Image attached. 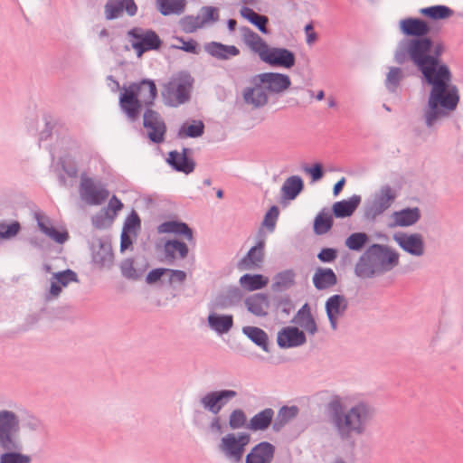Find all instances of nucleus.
<instances>
[{"instance_id": "1", "label": "nucleus", "mask_w": 463, "mask_h": 463, "mask_svg": "<svg viewBox=\"0 0 463 463\" xmlns=\"http://www.w3.org/2000/svg\"><path fill=\"white\" fill-rule=\"evenodd\" d=\"M443 51L441 44H433L428 38H419L401 42L394 55L400 64L411 61L431 86L423 113L429 128L449 117L459 102L458 89L451 83L452 73L439 59Z\"/></svg>"}, {"instance_id": "2", "label": "nucleus", "mask_w": 463, "mask_h": 463, "mask_svg": "<svg viewBox=\"0 0 463 463\" xmlns=\"http://www.w3.org/2000/svg\"><path fill=\"white\" fill-rule=\"evenodd\" d=\"M346 405L347 399L341 396L332 397L328 403L332 421L342 439L364 433L367 423L374 415V409L367 402H359L343 411Z\"/></svg>"}, {"instance_id": "3", "label": "nucleus", "mask_w": 463, "mask_h": 463, "mask_svg": "<svg viewBox=\"0 0 463 463\" xmlns=\"http://www.w3.org/2000/svg\"><path fill=\"white\" fill-rule=\"evenodd\" d=\"M157 96V89L151 80H142L124 86L119 96V105L131 120H136L140 109L151 106Z\"/></svg>"}, {"instance_id": "4", "label": "nucleus", "mask_w": 463, "mask_h": 463, "mask_svg": "<svg viewBox=\"0 0 463 463\" xmlns=\"http://www.w3.org/2000/svg\"><path fill=\"white\" fill-rule=\"evenodd\" d=\"M193 80L186 73L173 75L162 87L161 96L170 107H177L189 99Z\"/></svg>"}, {"instance_id": "5", "label": "nucleus", "mask_w": 463, "mask_h": 463, "mask_svg": "<svg viewBox=\"0 0 463 463\" xmlns=\"http://www.w3.org/2000/svg\"><path fill=\"white\" fill-rule=\"evenodd\" d=\"M19 429V418L14 412L0 411V447L4 450L20 449L21 444L16 435Z\"/></svg>"}, {"instance_id": "6", "label": "nucleus", "mask_w": 463, "mask_h": 463, "mask_svg": "<svg viewBox=\"0 0 463 463\" xmlns=\"http://www.w3.org/2000/svg\"><path fill=\"white\" fill-rule=\"evenodd\" d=\"M366 257L380 273L392 269L399 261V254L395 250L379 244L372 245L366 251Z\"/></svg>"}, {"instance_id": "7", "label": "nucleus", "mask_w": 463, "mask_h": 463, "mask_svg": "<svg viewBox=\"0 0 463 463\" xmlns=\"http://www.w3.org/2000/svg\"><path fill=\"white\" fill-rule=\"evenodd\" d=\"M250 441V436L247 433H229L222 439L219 448L226 458L240 462Z\"/></svg>"}, {"instance_id": "8", "label": "nucleus", "mask_w": 463, "mask_h": 463, "mask_svg": "<svg viewBox=\"0 0 463 463\" xmlns=\"http://www.w3.org/2000/svg\"><path fill=\"white\" fill-rule=\"evenodd\" d=\"M80 194L81 199L88 204L99 205L109 197V193L92 178L82 174L80 176Z\"/></svg>"}, {"instance_id": "9", "label": "nucleus", "mask_w": 463, "mask_h": 463, "mask_svg": "<svg viewBox=\"0 0 463 463\" xmlns=\"http://www.w3.org/2000/svg\"><path fill=\"white\" fill-rule=\"evenodd\" d=\"M143 126L150 141L156 144L164 142L166 126L157 111L147 109L143 115Z\"/></svg>"}, {"instance_id": "10", "label": "nucleus", "mask_w": 463, "mask_h": 463, "mask_svg": "<svg viewBox=\"0 0 463 463\" xmlns=\"http://www.w3.org/2000/svg\"><path fill=\"white\" fill-rule=\"evenodd\" d=\"M133 38L132 47L140 57L145 52L159 48L161 41L153 31L143 32L140 29H133L128 32Z\"/></svg>"}, {"instance_id": "11", "label": "nucleus", "mask_w": 463, "mask_h": 463, "mask_svg": "<svg viewBox=\"0 0 463 463\" xmlns=\"http://www.w3.org/2000/svg\"><path fill=\"white\" fill-rule=\"evenodd\" d=\"M261 61L273 67L290 69L295 65V54L285 48L269 46Z\"/></svg>"}, {"instance_id": "12", "label": "nucleus", "mask_w": 463, "mask_h": 463, "mask_svg": "<svg viewBox=\"0 0 463 463\" xmlns=\"http://www.w3.org/2000/svg\"><path fill=\"white\" fill-rule=\"evenodd\" d=\"M397 197V192L390 185H383L374 194L369 207V213L373 216L383 213L389 209Z\"/></svg>"}, {"instance_id": "13", "label": "nucleus", "mask_w": 463, "mask_h": 463, "mask_svg": "<svg viewBox=\"0 0 463 463\" xmlns=\"http://www.w3.org/2000/svg\"><path fill=\"white\" fill-rule=\"evenodd\" d=\"M255 81L263 85L272 93H280L287 90L290 84V78L286 74L265 72L255 77Z\"/></svg>"}, {"instance_id": "14", "label": "nucleus", "mask_w": 463, "mask_h": 463, "mask_svg": "<svg viewBox=\"0 0 463 463\" xmlns=\"http://www.w3.org/2000/svg\"><path fill=\"white\" fill-rule=\"evenodd\" d=\"M393 240L411 255L419 257L424 253V241L420 233L399 232L393 235Z\"/></svg>"}, {"instance_id": "15", "label": "nucleus", "mask_w": 463, "mask_h": 463, "mask_svg": "<svg viewBox=\"0 0 463 463\" xmlns=\"http://www.w3.org/2000/svg\"><path fill=\"white\" fill-rule=\"evenodd\" d=\"M347 307V300L342 295H334L326 302V311L331 327L335 330L338 319L345 314Z\"/></svg>"}, {"instance_id": "16", "label": "nucleus", "mask_w": 463, "mask_h": 463, "mask_svg": "<svg viewBox=\"0 0 463 463\" xmlns=\"http://www.w3.org/2000/svg\"><path fill=\"white\" fill-rule=\"evenodd\" d=\"M130 16L135 15L137 7L134 0H109L105 5V15L108 20L119 17L123 11Z\"/></svg>"}, {"instance_id": "17", "label": "nucleus", "mask_w": 463, "mask_h": 463, "mask_svg": "<svg viewBox=\"0 0 463 463\" xmlns=\"http://www.w3.org/2000/svg\"><path fill=\"white\" fill-rule=\"evenodd\" d=\"M236 396V392L232 390H224L221 392H213L201 400L203 407L214 414H217L222 407L225 404L226 401Z\"/></svg>"}, {"instance_id": "18", "label": "nucleus", "mask_w": 463, "mask_h": 463, "mask_svg": "<svg viewBox=\"0 0 463 463\" xmlns=\"http://www.w3.org/2000/svg\"><path fill=\"white\" fill-rule=\"evenodd\" d=\"M241 35L245 45L261 60L269 46L265 40L248 27L241 28Z\"/></svg>"}, {"instance_id": "19", "label": "nucleus", "mask_w": 463, "mask_h": 463, "mask_svg": "<svg viewBox=\"0 0 463 463\" xmlns=\"http://www.w3.org/2000/svg\"><path fill=\"white\" fill-rule=\"evenodd\" d=\"M277 341L280 347L288 348L303 345L306 336L298 327L287 326L279 332Z\"/></svg>"}, {"instance_id": "20", "label": "nucleus", "mask_w": 463, "mask_h": 463, "mask_svg": "<svg viewBox=\"0 0 463 463\" xmlns=\"http://www.w3.org/2000/svg\"><path fill=\"white\" fill-rule=\"evenodd\" d=\"M274 447L269 442H260L246 456L245 463H270L274 457Z\"/></svg>"}, {"instance_id": "21", "label": "nucleus", "mask_w": 463, "mask_h": 463, "mask_svg": "<svg viewBox=\"0 0 463 463\" xmlns=\"http://www.w3.org/2000/svg\"><path fill=\"white\" fill-rule=\"evenodd\" d=\"M401 32L407 36L422 37L430 32L429 24L420 19L406 18L400 21Z\"/></svg>"}, {"instance_id": "22", "label": "nucleus", "mask_w": 463, "mask_h": 463, "mask_svg": "<svg viewBox=\"0 0 463 463\" xmlns=\"http://www.w3.org/2000/svg\"><path fill=\"white\" fill-rule=\"evenodd\" d=\"M190 150L184 148L182 152L172 151L169 153L168 162L177 171L184 174H190L194 169V162L189 156Z\"/></svg>"}, {"instance_id": "23", "label": "nucleus", "mask_w": 463, "mask_h": 463, "mask_svg": "<svg viewBox=\"0 0 463 463\" xmlns=\"http://www.w3.org/2000/svg\"><path fill=\"white\" fill-rule=\"evenodd\" d=\"M71 282H78L77 274L71 269L54 273L51 279L50 294L58 297L62 290Z\"/></svg>"}, {"instance_id": "24", "label": "nucleus", "mask_w": 463, "mask_h": 463, "mask_svg": "<svg viewBox=\"0 0 463 463\" xmlns=\"http://www.w3.org/2000/svg\"><path fill=\"white\" fill-rule=\"evenodd\" d=\"M205 52L218 60H228L238 56L240 50L234 45H226L217 42H211L204 45Z\"/></svg>"}, {"instance_id": "25", "label": "nucleus", "mask_w": 463, "mask_h": 463, "mask_svg": "<svg viewBox=\"0 0 463 463\" xmlns=\"http://www.w3.org/2000/svg\"><path fill=\"white\" fill-rule=\"evenodd\" d=\"M247 309L257 317H264L268 315L269 310V301L267 296L262 294H255L245 300Z\"/></svg>"}, {"instance_id": "26", "label": "nucleus", "mask_w": 463, "mask_h": 463, "mask_svg": "<svg viewBox=\"0 0 463 463\" xmlns=\"http://www.w3.org/2000/svg\"><path fill=\"white\" fill-rule=\"evenodd\" d=\"M420 217V210L415 208H407L402 211L394 212L392 214V226L405 227L416 223Z\"/></svg>"}, {"instance_id": "27", "label": "nucleus", "mask_w": 463, "mask_h": 463, "mask_svg": "<svg viewBox=\"0 0 463 463\" xmlns=\"http://www.w3.org/2000/svg\"><path fill=\"white\" fill-rule=\"evenodd\" d=\"M157 231L159 233H173L184 236L189 241H193V231L182 222H165L158 226Z\"/></svg>"}, {"instance_id": "28", "label": "nucleus", "mask_w": 463, "mask_h": 463, "mask_svg": "<svg viewBox=\"0 0 463 463\" xmlns=\"http://www.w3.org/2000/svg\"><path fill=\"white\" fill-rule=\"evenodd\" d=\"M263 248L264 241H261L257 246L251 248L247 256L240 261L239 268L241 269H252L259 267L263 260Z\"/></svg>"}, {"instance_id": "29", "label": "nucleus", "mask_w": 463, "mask_h": 463, "mask_svg": "<svg viewBox=\"0 0 463 463\" xmlns=\"http://www.w3.org/2000/svg\"><path fill=\"white\" fill-rule=\"evenodd\" d=\"M294 322L310 335H314L317 330L316 322L311 315L310 307L307 304H305L298 311L294 317Z\"/></svg>"}, {"instance_id": "30", "label": "nucleus", "mask_w": 463, "mask_h": 463, "mask_svg": "<svg viewBox=\"0 0 463 463\" xmlns=\"http://www.w3.org/2000/svg\"><path fill=\"white\" fill-rule=\"evenodd\" d=\"M336 276L331 269L319 268L313 276L314 286L321 290L336 284Z\"/></svg>"}, {"instance_id": "31", "label": "nucleus", "mask_w": 463, "mask_h": 463, "mask_svg": "<svg viewBox=\"0 0 463 463\" xmlns=\"http://www.w3.org/2000/svg\"><path fill=\"white\" fill-rule=\"evenodd\" d=\"M243 99L247 104L252 105L254 108L262 107L268 102V96L260 85L254 88H246L243 91Z\"/></svg>"}, {"instance_id": "32", "label": "nucleus", "mask_w": 463, "mask_h": 463, "mask_svg": "<svg viewBox=\"0 0 463 463\" xmlns=\"http://www.w3.org/2000/svg\"><path fill=\"white\" fill-rule=\"evenodd\" d=\"M360 196L354 195L349 200L336 202L333 205V213L337 218L351 216L360 203Z\"/></svg>"}, {"instance_id": "33", "label": "nucleus", "mask_w": 463, "mask_h": 463, "mask_svg": "<svg viewBox=\"0 0 463 463\" xmlns=\"http://www.w3.org/2000/svg\"><path fill=\"white\" fill-rule=\"evenodd\" d=\"M38 226L41 231L45 233L48 237L59 243H63L68 239L67 232H60L50 225L49 220L43 215L38 214L36 216Z\"/></svg>"}, {"instance_id": "34", "label": "nucleus", "mask_w": 463, "mask_h": 463, "mask_svg": "<svg viewBox=\"0 0 463 463\" xmlns=\"http://www.w3.org/2000/svg\"><path fill=\"white\" fill-rule=\"evenodd\" d=\"M158 11L163 15L180 14L184 11L186 0H156Z\"/></svg>"}, {"instance_id": "35", "label": "nucleus", "mask_w": 463, "mask_h": 463, "mask_svg": "<svg viewBox=\"0 0 463 463\" xmlns=\"http://www.w3.org/2000/svg\"><path fill=\"white\" fill-rule=\"evenodd\" d=\"M241 15L255 25L262 33H269L267 24L269 19L265 15H260L250 7H242L240 11Z\"/></svg>"}, {"instance_id": "36", "label": "nucleus", "mask_w": 463, "mask_h": 463, "mask_svg": "<svg viewBox=\"0 0 463 463\" xmlns=\"http://www.w3.org/2000/svg\"><path fill=\"white\" fill-rule=\"evenodd\" d=\"M303 185V180L299 176L293 175L288 177L281 188L283 197L288 200L295 199L302 191Z\"/></svg>"}, {"instance_id": "37", "label": "nucleus", "mask_w": 463, "mask_h": 463, "mask_svg": "<svg viewBox=\"0 0 463 463\" xmlns=\"http://www.w3.org/2000/svg\"><path fill=\"white\" fill-rule=\"evenodd\" d=\"M269 279L260 274H245L240 279L241 286L248 291H254L266 287Z\"/></svg>"}, {"instance_id": "38", "label": "nucleus", "mask_w": 463, "mask_h": 463, "mask_svg": "<svg viewBox=\"0 0 463 463\" xmlns=\"http://www.w3.org/2000/svg\"><path fill=\"white\" fill-rule=\"evenodd\" d=\"M274 412L271 409H265L251 418L248 429L251 430H266L271 423Z\"/></svg>"}, {"instance_id": "39", "label": "nucleus", "mask_w": 463, "mask_h": 463, "mask_svg": "<svg viewBox=\"0 0 463 463\" xmlns=\"http://www.w3.org/2000/svg\"><path fill=\"white\" fill-rule=\"evenodd\" d=\"M203 130L204 125L201 120H193L184 123L177 135L180 138L198 137L203 134Z\"/></svg>"}, {"instance_id": "40", "label": "nucleus", "mask_w": 463, "mask_h": 463, "mask_svg": "<svg viewBox=\"0 0 463 463\" xmlns=\"http://www.w3.org/2000/svg\"><path fill=\"white\" fill-rule=\"evenodd\" d=\"M208 323L215 331L219 333H226L232 326V317L211 314L208 317Z\"/></svg>"}, {"instance_id": "41", "label": "nucleus", "mask_w": 463, "mask_h": 463, "mask_svg": "<svg viewBox=\"0 0 463 463\" xmlns=\"http://www.w3.org/2000/svg\"><path fill=\"white\" fill-rule=\"evenodd\" d=\"M242 331L252 342L260 345L263 350H268V335L262 329L255 326H245Z\"/></svg>"}, {"instance_id": "42", "label": "nucleus", "mask_w": 463, "mask_h": 463, "mask_svg": "<svg viewBox=\"0 0 463 463\" xmlns=\"http://www.w3.org/2000/svg\"><path fill=\"white\" fill-rule=\"evenodd\" d=\"M165 252L171 259L184 258L188 253V248L184 242L175 240L168 241L165 244Z\"/></svg>"}, {"instance_id": "43", "label": "nucleus", "mask_w": 463, "mask_h": 463, "mask_svg": "<svg viewBox=\"0 0 463 463\" xmlns=\"http://www.w3.org/2000/svg\"><path fill=\"white\" fill-rule=\"evenodd\" d=\"M333 224L332 216L328 212H321L315 219L314 230L317 234L327 232Z\"/></svg>"}, {"instance_id": "44", "label": "nucleus", "mask_w": 463, "mask_h": 463, "mask_svg": "<svg viewBox=\"0 0 463 463\" xmlns=\"http://www.w3.org/2000/svg\"><path fill=\"white\" fill-rule=\"evenodd\" d=\"M17 449L5 450L0 456V463H31L32 458L27 454L16 451Z\"/></svg>"}, {"instance_id": "45", "label": "nucleus", "mask_w": 463, "mask_h": 463, "mask_svg": "<svg viewBox=\"0 0 463 463\" xmlns=\"http://www.w3.org/2000/svg\"><path fill=\"white\" fill-rule=\"evenodd\" d=\"M173 40L175 42V43H173L172 45L175 49H179L193 54H197L199 52V45L197 42L193 39L185 41L182 37L175 36Z\"/></svg>"}, {"instance_id": "46", "label": "nucleus", "mask_w": 463, "mask_h": 463, "mask_svg": "<svg viewBox=\"0 0 463 463\" xmlns=\"http://www.w3.org/2000/svg\"><path fill=\"white\" fill-rule=\"evenodd\" d=\"M182 30L184 33H194L205 24V21L201 16H185L180 22Z\"/></svg>"}, {"instance_id": "47", "label": "nucleus", "mask_w": 463, "mask_h": 463, "mask_svg": "<svg viewBox=\"0 0 463 463\" xmlns=\"http://www.w3.org/2000/svg\"><path fill=\"white\" fill-rule=\"evenodd\" d=\"M420 13L426 16H429L433 19H444L451 14V10L444 5H437L431 6L428 8H423L420 10Z\"/></svg>"}, {"instance_id": "48", "label": "nucleus", "mask_w": 463, "mask_h": 463, "mask_svg": "<svg viewBox=\"0 0 463 463\" xmlns=\"http://www.w3.org/2000/svg\"><path fill=\"white\" fill-rule=\"evenodd\" d=\"M367 241V235L363 232L351 234L345 241L347 248L353 250H359L363 248Z\"/></svg>"}, {"instance_id": "49", "label": "nucleus", "mask_w": 463, "mask_h": 463, "mask_svg": "<svg viewBox=\"0 0 463 463\" xmlns=\"http://www.w3.org/2000/svg\"><path fill=\"white\" fill-rule=\"evenodd\" d=\"M402 79V70L399 68H391L387 74V77H386V81H385L386 88L391 91H394L396 90V88L398 87Z\"/></svg>"}, {"instance_id": "50", "label": "nucleus", "mask_w": 463, "mask_h": 463, "mask_svg": "<svg viewBox=\"0 0 463 463\" xmlns=\"http://www.w3.org/2000/svg\"><path fill=\"white\" fill-rule=\"evenodd\" d=\"M355 272L360 277H370L374 273H380L374 266L368 260L367 257L362 259L355 267Z\"/></svg>"}, {"instance_id": "51", "label": "nucleus", "mask_w": 463, "mask_h": 463, "mask_svg": "<svg viewBox=\"0 0 463 463\" xmlns=\"http://www.w3.org/2000/svg\"><path fill=\"white\" fill-rule=\"evenodd\" d=\"M294 282V273L290 270H286L281 273H279L275 277V282L273 284V288L275 289H279L281 288H288L292 285Z\"/></svg>"}, {"instance_id": "52", "label": "nucleus", "mask_w": 463, "mask_h": 463, "mask_svg": "<svg viewBox=\"0 0 463 463\" xmlns=\"http://www.w3.org/2000/svg\"><path fill=\"white\" fill-rule=\"evenodd\" d=\"M298 408L295 406L292 407H283L279 411L278 417H277V422L276 425H283L286 422H288L289 420L293 419L298 414Z\"/></svg>"}, {"instance_id": "53", "label": "nucleus", "mask_w": 463, "mask_h": 463, "mask_svg": "<svg viewBox=\"0 0 463 463\" xmlns=\"http://www.w3.org/2000/svg\"><path fill=\"white\" fill-rule=\"evenodd\" d=\"M20 231V224L13 222L10 224L0 223V239H10L14 237Z\"/></svg>"}, {"instance_id": "54", "label": "nucleus", "mask_w": 463, "mask_h": 463, "mask_svg": "<svg viewBox=\"0 0 463 463\" xmlns=\"http://www.w3.org/2000/svg\"><path fill=\"white\" fill-rule=\"evenodd\" d=\"M246 416L241 410H235L232 412L229 420V425L232 429H240L244 426Z\"/></svg>"}, {"instance_id": "55", "label": "nucleus", "mask_w": 463, "mask_h": 463, "mask_svg": "<svg viewBox=\"0 0 463 463\" xmlns=\"http://www.w3.org/2000/svg\"><path fill=\"white\" fill-rule=\"evenodd\" d=\"M122 208L123 203L121 201L116 195H113L108 203L106 215L109 216L110 220H113L118 213L122 210Z\"/></svg>"}, {"instance_id": "56", "label": "nucleus", "mask_w": 463, "mask_h": 463, "mask_svg": "<svg viewBox=\"0 0 463 463\" xmlns=\"http://www.w3.org/2000/svg\"><path fill=\"white\" fill-rule=\"evenodd\" d=\"M279 216V210L276 206H272L269 212L266 213L263 224L269 228L273 229Z\"/></svg>"}, {"instance_id": "57", "label": "nucleus", "mask_w": 463, "mask_h": 463, "mask_svg": "<svg viewBox=\"0 0 463 463\" xmlns=\"http://www.w3.org/2000/svg\"><path fill=\"white\" fill-rule=\"evenodd\" d=\"M201 19L205 21V24L218 19V9L213 6L203 7L202 9Z\"/></svg>"}, {"instance_id": "58", "label": "nucleus", "mask_w": 463, "mask_h": 463, "mask_svg": "<svg viewBox=\"0 0 463 463\" xmlns=\"http://www.w3.org/2000/svg\"><path fill=\"white\" fill-rule=\"evenodd\" d=\"M305 172L310 175L312 181H318L323 177L322 165L320 164H315L311 167L305 168Z\"/></svg>"}, {"instance_id": "59", "label": "nucleus", "mask_w": 463, "mask_h": 463, "mask_svg": "<svg viewBox=\"0 0 463 463\" xmlns=\"http://www.w3.org/2000/svg\"><path fill=\"white\" fill-rule=\"evenodd\" d=\"M166 274L169 275V282L171 284L183 283L186 279V274L183 270L168 269Z\"/></svg>"}, {"instance_id": "60", "label": "nucleus", "mask_w": 463, "mask_h": 463, "mask_svg": "<svg viewBox=\"0 0 463 463\" xmlns=\"http://www.w3.org/2000/svg\"><path fill=\"white\" fill-rule=\"evenodd\" d=\"M139 225L140 220L138 216L136 213H132L127 219L123 231L129 232L132 230H135L136 228L139 227Z\"/></svg>"}, {"instance_id": "61", "label": "nucleus", "mask_w": 463, "mask_h": 463, "mask_svg": "<svg viewBox=\"0 0 463 463\" xmlns=\"http://www.w3.org/2000/svg\"><path fill=\"white\" fill-rule=\"evenodd\" d=\"M335 258L336 251L334 249H323L318 254V259L323 262H331Z\"/></svg>"}, {"instance_id": "62", "label": "nucleus", "mask_w": 463, "mask_h": 463, "mask_svg": "<svg viewBox=\"0 0 463 463\" xmlns=\"http://www.w3.org/2000/svg\"><path fill=\"white\" fill-rule=\"evenodd\" d=\"M121 270L127 278H134L136 276V269L133 266V261L127 260L121 264Z\"/></svg>"}, {"instance_id": "63", "label": "nucleus", "mask_w": 463, "mask_h": 463, "mask_svg": "<svg viewBox=\"0 0 463 463\" xmlns=\"http://www.w3.org/2000/svg\"><path fill=\"white\" fill-rule=\"evenodd\" d=\"M168 269H156L150 271L147 275L146 280L149 283L156 282L161 279L164 274H166Z\"/></svg>"}, {"instance_id": "64", "label": "nucleus", "mask_w": 463, "mask_h": 463, "mask_svg": "<svg viewBox=\"0 0 463 463\" xmlns=\"http://www.w3.org/2000/svg\"><path fill=\"white\" fill-rule=\"evenodd\" d=\"M131 243H132V241H131L129 236L128 235V232L123 231V232L121 234V243H120L121 250H124L127 248H128L131 245Z\"/></svg>"}]
</instances>
